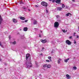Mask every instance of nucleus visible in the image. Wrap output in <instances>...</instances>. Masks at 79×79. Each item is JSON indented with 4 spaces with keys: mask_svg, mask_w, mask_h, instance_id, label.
<instances>
[{
    "mask_svg": "<svg viewBox=\"0 0 79 79\" xmlns=\"http://www.w3.org/2000/svg\"><path fill=\"white\" fill-rule=\"evenodd\" d=\"M35 6L36 7V8H38V6H37V5H35Z\"/></svg>",
    "mask_w": 79,
    "mask_h": 79,
    "instance_id": "nucleus-32",
    "label": "nucleus"
},
{
    "mask_svg": "<svg viewBox=\"0 0 79 79\" xmlns=\"http://www.w3.org/2000/svg\"><path fill=\"white\" fill-rule=\"evenodd\" d=\"M3 21V19L2 18V16H1V15H0V25L2 23Z\"/></svg>",
    "mask_w": 79,
    "mask_h": 79,
    "instance_id": "nucleus-7",
    "label": "nucleus"
},
{
    "mask_svg": "<svg viewBox=\"0 0 79 79\" xmlns=\"http://www.w3.org/2000/svg\"><path fill=\"white\" fill-rule=\"evenodd\" d=\"M28 11H30V9H28Z\"/></svg>",
    "mask_w": 79,
    "mask_h": 79,
    "instance_id": "nucleus-43",
    "label": "nucleus"
},
{
    "mask_svg": "<svg viewBox=\"0 0 79 79\" xmlns=\"http://www.w3.org/2000/svg\"><path fill=\"white\" fill-rule=\"evenodd\" d=\"M20 19L22 20H25V17H20Z\"/></svg>",
    "mask_w": 79,
    "mask_h": 79,
    "instance_id": "nucleus-14",
    "label": "nucleus"
},
{
    "mask_svg": "<svg viewBox=\"0 0 79 79\" xmlns=\"http://www.w3.org/2000/svg\"><path fill=\"white\" fill-rule=\"evenodd\" d=\"M77 38H79V36L77 35Z\"/></svg>",
    "mask_w": 79,
    "mask_h": 79,
    "instance_id": "nucleus-37",
    "label": "nucleus"
},
{
    "mask_svg": "<svg viewBox=\"0 0 79 79\" xmlns=\"http://www.w3.org/2000/svg\"><path fill=\"white\" fill-rule=\"evenodd\" d=\"M34 24H37V21L36 20H34Z\"/></svg>",
    "mask_w": 79,
    "mask_h": 79,
    "instance_id": "nucleus-22",
    "label": "nucleus"
},
{
    "mask_svg": "<svg viewBox=\"0 0 79 79\" xmlns=\"http://www.w3.org/2000/svg\"><path fill=\"white\" fill-rule=\"evenodd\" d=\"M40 75H41V74H40Z\"/></svg>",
    "mask_w": 79,
    "mask_h": 79,
    "instance_id": "nucleus-49",
    "label": "nucleus"
},
{
    "mask_svg": "<svg viewBox=\"0 0 79 79\" xmlns=\"http://www.w3.org/2000/svg\"><path fill=\"white\" fill-rule=\"evenodd\" d=\"M69 8V7L68 6H66L65 8L66 9H68V8Z\"/></svg>",
    "mask_w": 79,
    "mask_h": 79,
    "instance_id": "nucleus-29",
    "label": "nucleus"
},
{
    "mask_svg": "<svg viewBox=\"0 0 79 79\" xmlns=\"http://www.w3.org/2000/svg\"><path fill=\"white\" fill-rule=\"evenodd\" d=\"M69 38V39H71V38H72V36H70Z\"/></svg>",
    "mask_w": 79,
    "mask_h": 79,
    "instance_id": "nucleus-36",
    "label": "nucleus"
},
{
    "mask_svg": "<svg viewBox=\"0 0 79 79\" xmlns=\"http://www.w3.org/2000/svg\"><path fill=\"white\" fill-rule=\"evenodd\" d=\"M52 53H52V52H51Z\"/></svg>",
    "mask_w": 79,
    "mask_h": 79,
    "instance_id": "nucleus-51",
    "label": "nucleus"
},
{
    "mask_svg": "<svg viewBox=\"0 0 79 79\" xmlns=\"http://www.w3.org/2000/svg\"><path fill=\"white\" fill-rule=\"evenodd\" d=\"M56 0H52V2L53 3H54V2H56Z\"/></svg>",
    "mask_w": 79,
    "mask_h": 79,
    "instance_id": "nucleus-26",
    "label": "nucleus"
},
{
    "mask_svg": "<svg viewBox=\"0 0 79 79\" xmlns=\"http://www.w3.org/2000/svg\"><path fill=\"white\" fill-rule=\"evenodd\" d=\"M28 29V28L27 27H25L23 28V31H27Z\"/></svg>",
    "mask_w": 79,
    "mask_h": 79,
    "instance_id": "nucleus-12",
    "label": "nucleus"
},
{
    "mask_svg": "<svg viewBox=\"0 0 79 79\" xmlns=\"http://www.w3.org/2000/svg\"><path fill=\"white\" fill-rule=\"evenodd\" d=\"M22 9H23L24 11H26V10H27V8L25 6H23L22 7Z\"/></svg>",
    "mask_w": 79,
    "mask_h": 79,
    "instance_id": "nucleus-13",
    "label": "nucleus"
},
{
    "mask_svg": "<svg viewBox=\"0 0 79 79\" xmlns=\"http://www.w3.org/2000/svg\"><path fill=\"white\" fill-rule=\"evenodd\" d=\"M75 34H76V33H75Z\"/></svg>",
    "mask_w": 79,
    "mask_h": 79,
    "instance_id": "nucleus-53",
    "label": "nucleus"
},
{
    "mask_svg": "<svg viewBox=\"0 0 79 79\" xmlns=\"http://www.w3.org/2000/svg\"><path fill=\"white\" fill-rule=\"evenodd\" d=\"M60 17V16L59 15H57L56 16V18H58Z\"/></svg>",
    "mask_w": 79,
    "mask_h": 79,
    "instance_id": "nucleus-30",
    "label": "nucleus"
},
{
    "mask_svg": "<svg viewBox=\"0 0 79 79\" xmlns=\"http://www.w3.org/2000/svg\"><path fill=\"white\" fill-rule=\"evenodd\" d=\"M41 4L43 6H46V7H47V6L48 5V4L47 3L45 2H41Z\"/></svg>",
    "mask_w": 79,
    "mask_h": 79,
    "instance_id": "nucleus-2",
    "label": "nucleus"
},
{
    "mask_svg": "<svg viewBox=\"0 0 79 79\" xmlns=\"http://www.w3.org/2000/svg\"><path fill=\"white\" fill-rule=\"evenodd\" d=\"M62 31H63V32H64H64H65V30H62Z\"/></svg>",
    "mask_w": 79,
    "mask_h": 79,
    "instance_id": "nucleus-27",
    "label": "nucleus"
},
{
    "mask_svg": "<svg viewBox=\"0 0 79 79\" xmlns=\"http://www.w3.org/2000/svg\"><path fill=\"white\" fill-rule=\"evenodd\" d=\"M62 7V8H64V7H65V6L64 5V4H63Z\"/></svg>",
    "mask_w": 79,
    "mask_h": 79,
    "instance_id": "nucleus-24",
    "label": "nucleus"
},
{
    "mask_svg": "<svg viewBox=\"0 0 79 79\" xmlns=\"http://www.w3.org/2000/svg\"><path fill=\"white\" fill-rule=\"evenodd\" d=\"M66 16H72V14L69 13H68L66 15Z\"/></svg>",
    "mask_w": 79,
    "mask_h": 79,
    "instance_id": "nucleus-8",
    "label": "nucleus"
},
{
    "mask_svg": "<svg viewBox=\"0 0 79 79\" xmlns=\"http://www.w3.org/2000/svg\"><path fill=\"white\" fill-rule=\"evenodd\" d=\"M29 61H27L26 63V66L27 68H30L32 67V64L31 63L30 58L29 59Z\"/></svg>",
    "mask_w": 79,
    "mask_h": 79,
    "instance_id": "nucleus-1",
    "label": "nucleus"
},
{
    "mask_svg": "<svg viewBox=\"0 0 79 79\" xmlns=\"http://www.w3.org/2000/svg\"><path fill=\"white\" fill-rule=\"evenodd\" d=\"M5 64L6 66V64Z\"/></svg>",
    "mask_w": 79,
    "mask_h": 79,
    "instance_id": "nucleus-44",
    "label": "nucleus"
},
{
    "mask_svg": "<svg viewBox=\"0 0 79 79\" xmlns=\"http://www.w3.org/2000/svg\"><path fill=\"white\" fill-rule=\"evenodd\" d=\"M46 61H47V62H50V60H46Z\"/></svg>",
    "mask_w": 79,
    "mask_h": 79,
    "instance_id": "nucleus-28",
    "label": "nucleus"
},
{
    "mask_svg": "<svg viewBox=\"0 0 79 79\" xmlns=\"http://www.w3.org/2000/svg\"><path fill=\"white\" fill-rule=\"evenodd\" d=\"M9 38L10 39H11V36L9 35Z\"/></svg>",
    "mask_w": 79,
    "mask_h": 79,
    "instance_id": "nucleus-31",
    "label": "nucleus"
},
{
    "mask_svg": "<svg viewBox=\"0 0 79 79\" xmlns=\"http://www.w3.org/2000/svg\"><path fill=\"white\" fill-rule=\"evenodd\" d=\"M62 9H63V8L61 7H57V10L58 11H61L62 10Z\"/></svg>",
    "mask_w": 79,
    "mask_h": 79,
    "instance_id": "nucleus-11",
    "label": "nucleus"
},
{
    "mask_svg": "<svg viewBox=\"0 0 79 79\" xmlns=\"http://www.w3.org/2000/svg\"><path fill=\"white\" fill-rule=\"evenodd\" d=\"M14 23H17V20L15 19H13Z\"/></svg>",
    "mask_w": 79,
    "mask_h": 79,
    "instance_id": "nucleus-16",
    "label": "nucleus"
},
{
    "mask_svg": "<svg viewBox=\"0 0 79 79\" xmlns=\"http://www.w3.org/2000/svg\"><path fill=\"white\" fill-rule=\"evenodd\" d=\"M43 67L44 68H46V67H47V64H45L43 66Z\"/></svg>",
    "mask_w": 79,
    "mask_h": 79,
    "instance_id": "nucleus-23",
    "label": "nucleus"
},
{
    "mask_svg": "<svg viewBox=\"0 0 79 79\" xmlns=\"http://www.w3.org/2000/svg\"><path fill=\"white\" fill-rule=\"evenodd\" d=\"M69 60V58H68L67 59H65L64 60L65 62V63H67V62H68V61Z\"/></svg>",
    "mask_w": 79,
    "mask_h": 79,
    "instance_id": "nucleus-17",
    "label": "nucleus"
},
{
    "mask_svg": "<svg viewBox=\"0 0 79 79\" xmlns=\"http://www.w3.org/2000/svg\"><path fill=\"white\" fill-rule=\"evenodd\" d=\"M56 3L60 4L61 3V0H56Z\"/></svg>",
    "mask_w": 79,
    "mask_h": 79,
    "instance_id": "nucleus-9",
    "label": "nucleus"
},
{
    "mask_svg": "<svg viewBox=\"0 0 79 79\" xmlns=\"http://www.w3.org/2000/svg\"><path fill=\"white\" fill-rule=\"evenodd\" d=\"M74 36H75V35H74Z\"/></svg>",
    "mask_w": 79,
    "mask_h": 79,
    "instance_id": "nucleus-50",
    "label": "nucleus"
},
{
    "mask_svg": "<svg viewBox=\"0 0 79 79\" xmlns=\"http://www.w3.org/2000/svg\"><path fill=\"white\" fill-rule=\"evenodd\" d=\"M74 44H76V41H74Z\"/></svg>",
    "mask_w": 79,
    "mask_h": 79,
    "instance_id": "nucleus-35",
    "label": "nucleus"
},
{
    "mask_svg": "<svg viewBox=\"0 0 79 79\" xmlns=\"http://www.w3.org/2000/svg\"><path fill=\"white\" fill-rule=\"evenodd\" d=\"M35 29H37V28H35Z\"/></svg>",
    "mask_w": 79,
    "mask_h": 79,
    "instance_id": "nucleus-52",
    "label": "nucleus"
},
{
    "mask_svg": "<svg viewBox=\"0 0 79 79\" xmlns=\"http://www.w3.org/2000/svg\"><path fill=\"white\" fill-rule=\"evenodd\" d=\"M66 78L67 79H69L71 78L70 76L68 74H66Z\"/></svg>",
    "mask_w": 79,
    "mask_h": 79,
    "instance_id": "nucleus-10",
    "label": "nucleus"
},
{
    "mask_svg": "<svg viewBox=\"0 0 79 79\" xmlns=\"http://www.w3.org/2000/svg\"><path fill=\"white\" fill-rule=\"evenodd\" d=\"M30 55H30V54L29 53H27L26 54V60H27V59L29 58V57H30Z\"/></svg>",
    "mask_w": 79,
    "mask_h": 79,
    "instance_id": "nucleus-5",
    "label": "nucleus"
},
{
    "mask_svg": "<svg viewBox=\"0 0 79 79\" xmlns=\"http://www.w3.org/2000/svg\"><path fill=\"white\" fill-rule=\"evenodd\" d=\"M60 61H61V59H59V60L57 61V63L58 64L60 63Z\"/></svg>",
    "mask_w": 79,
    "mask_h": 79,
    "instance_id": "nucleus-15",
    "label": "nucleus"
},
{
    "mask_svg": "<svg viewBox=\"0 0 79 79\" xmlns=\"http://www.w3.org/2000/svg\"><path fill=\"white\" fill-rule=\"evenodd\" d=\"M65 32H67V30H66L65 31Z\"/></svg>",
    "mask_w": 79,
    "mask_h": 79,
    "instance_id": "nucleus-42",
    "label": "nucleus"
},
{
    "mask_svg": "<svg viewBox=\"0 0 79 79\" xmlns=\"http://www.w3.org/2000/svg\"><path fill=\"white\" fill-rule=\"evenodd\" d=\"M47 67L48 68H51V65L50 64L47 65Z\"/></svg>",
    "mask_w": 79,
    "mask_h": 79,
    "instance_id": "nucleus-19",
    "label": "nucleus"
},
{
    "mask_svg": "<svg viewBox=\"0 0 79 79\" xmlns=\"http://www.w3.org/2000/svg\"><path fill=\"white\" fill-rule=\"evenodd\" d=\"M0 46H1V47H2V48H3V45L2 44V42H1L0 41Z\"/></svg>",
    "mask_w": 79,
    "mask_h": 79,
    "instance_id": "nucleus-21",
    "label": "nucleus"
},
{
    "mask_svg": "<svg viewBox=\"0 0 79 79\" xmlns=\"http://www.w3.org/2000/svg\"><path fill=\"white\" fill-rule=\"evenodd\" d=\"M78 29H79V26L78 27Z\"/></svg>",
    "mask_w": 79,
    "mask_h": 79,
    "instance_id": "nucleus-47",
    "label": "nucleus"
},
{
    "mask_svg": "<svg viewBox=\"0 0 79 79\" xmlns=\"http://www.w3.org/2000/svg\"><path fill=\"white\" fill-rule=\"evenodd\" d=\"M41 32H42V31H41Z\"/></svg>",
    "mask_w": 79,
    "mask_h": 79,
    "instance_id": "nucleus-48",
    "label": "nucleus"
},
{
    "mask_svg": "<svg viewBox=\"0 0 79 79\" xmlns=\"http://www.w3.org/2000/svg\"><path fill=\"white\" fill-rule=\"evenodd\" d=\"M16 41H14V42L12 43L13 44V45H15V44H16Z\"/></svg>",
    "mask_w": 79,
    "mask_h": 79,
    "instance_id": "nucleus-25",
    "label": "nucleus"
},
{
    "mask_svg": "<svg viewBox=\"0 0 79 79\" xmlns=\"http://www.w3.org/2000/svg\"><path fill=\"white\" fill-rule=\"evenodd\" d=\"M46 13H48V10H46Z\"/></svg>",
    "mask_w": 79,
    "mask_h": 79,
    "instance_id": "nucleus-34",
    "label": "nucleus"
},
{
    "mask_svg": "<svg viewBox=\"0 0 79 79\" xmlns=\"http://www.w3.org/2000/svg\"><path fill=\"white\" fill-rule=\"evenodd\" d=\"M72 0V2H75V0Z\"/></svg>",
    "mask_w": 79,
    "mask_h": 79,
    "instance_id": "nucleus-38",
    "label": "nucleus"
},
{
    "mask_svg": "<svg viewBox=\"0 0 79 79\" xmlns=\"http://www.w3.org/2000/svg\"><path fill=\"white\" fill-rule=\"evenodd\" d=\"M48 59H49V60H50L51 61H52V57H51L49 56L48 57Z\"/></svg>",
    "mask_w": 79,
    "mask_h": 79,
    "instance_id": "nucleus-20",
    "label": "nucleus"
},
{
    "mask_svg": "<svg viewBox=\"0 0 79 79\" xmlns=\"http://www.w3.org/2000/svg\"><path fill=\"white\" fill-rule=\"evenodd\" d=\"M40 41L43 43H46V42H47V40L46 39L44 40L41 39L40 40Z\"/></svg>",
    "mask_w": 79,
    "mask_h": 79,
    "instance_id": "nucleus-6",
    "label": "nucleus"
},
{
    "mask_svg": "<svg viewBox=\"0 0 79 79\" xmlns=\"http://www.w3.org/2000/svg\"><path fill=\"white\" fill-rule=\"evenodd\" d=\"M49 1H52V0H49Z\"/></svg>",
    "mask_w": 79,
    "mask_h": 79,
    "instance_id": "nucleus-45",
    "label": "nucleus"
},
{
    "mask_svg": "<svg viewBox=\"0 0 79 79\" xmlns=\"http://www.w3.org/2000/svg\"><path fill=\"white\" fill-rule=\"evenodd\" d=\"M35 63H36V65H38L37 63L35 62Z\"/></svg>",
    "mask_w": 79,
    "mask_h": 79,
    "instance_id": "nucleus-40",
    "label": "nucleus"
},
{
    "mask_svg": "<svg viewBox=\"0 0 79 79\" xmlns=\"http://www.w3.org/2000/svg\"><path fill=\"white\" fill-rule=\"evenodd\" d=\"M73 70H76L77 69V67L76 66H74L73 68Z\"/></svg>",
    "mask_w": 79,
    "mask_h": 79,
    "instance_id": "nucleus-18",
    "label": "nucleus"
},
{
    "mask_svg": "<svg viewBox=\"0 0 79 79\" xmlns=\"http://www.w3.org/2000/svg\"><path fill=\"white\" fill-rule=\"evenodd\" d=\"M66 43L67 44H68V45H70L71 44V42L70 40H66Z\"/></svg>",
    "mask_w": 79,
    "mask_h": 79,
    "instance_id": "nucleus-4",
    "label": "nucleus"
},
{
    "mask_svg": "<svg viewBox=\"0 0 79 79\" xmlns=\"http://www.w3.org/2000/svg\"><path fill=\"white\" fill-rule=\"evenodd\" d=\"M42 49V50H44V48L43 47Z\"/></svg>",
    "mask_w": 79,
    "mask_h": 79,
    "instance_id": "nucleus-39",
    "label": "nucleus"
},
{
    "mask_svg": "<svg viewBox=\"0 0 79 79\" xmlns=\"http://www.w3.org/2000/svg\"><path fill=\"white\" fill-rule=\"evenodd\" d=\"M59 26V23L58 22H56L54 23V27H58Z\"/></svg>",
    "mask_w": 79,
    "mask_h": 79,
    "instance_id": "nucleus-3",
    "label": "nucleus"
},
{
    "mask_svg": "<svg viewBox=\"0 0 79 79\" xmlns=\"http://www.w3.org/2000/svg\"><path fill=\"white\" fill-rule=\"evenodd\" d=\"M27 20H25V23H26V22H27Z\"/></svg>",
    "mask_w": 79,
    "mask_h": 79,
    "instance_id": "nucleus-41",
    "label": "nucleus"
},
{
    "mask_svg": "<svg viewBox=\"0 0 79 79\" xmlns=\"http://www.w3.org/2000/svg\"><path fill=\"white\" fill-rule=\"evenodd\" d=\"M20 3H22V2H21Z\"/></svg>",
    "mask_w": 79,
    "mask_h": 79,
    "instance_id": "nucleus-46",
    "label": "nucleus"
},
{
    "mask_svg": "<svg viewBox=\"0 0 79 79\" xmlns=\"http://www.w3.org/2000/svg\"><path fill=\"white\" fill-rule=\"evenodd\" d=\"M39 36L40 37H41V35L40 34L39 35Z\"/></svg>",
    "mask_w": 79,
    "mask_h": 79,
    "instance_id": "nucleus-33",
    "label": "nucleus"
}]
</instances>
